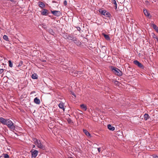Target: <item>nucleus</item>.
<instances>
[{
	"instance_id": "f257e3e1",
	"label": "nucleus",
	"mask_w": 158,
	"mask_h": 158,
	"mask_svg": "<svg viewBox=\"0 0 158 158\" xmlns=\"http://www.w3.org/2000/svg\"><path fill=\"white\" fill-rule=\"evenodd\" d=\"M111 69L113 73L117 76H120L123 74L122 71H121L119 69L117 68L111 66Z\"/></svg>"
},
{
	"instance_id": "f03ea898",
	"label": "nucleus",
	"mask_w": 158,
	"mask_h": 158,
	"mask_svg": "<svg viewBox=\"0 0 158 158\" xmlns=\"http://www.w3.org/2000/svg\"><path fill=\"white\" fill-rule=\"evenodd\" d=\"M6 122V124L7 127L12 130H14L15 129V127L14 125V123L9 119H7Z\"/></svg>"
},
{
	"instance_id": "7ed1b4c3",
	"label": "nucleus",
	"mask_w": 158,
	"mask_h": 158,
	"mask_svg": "<svg viewBox=\"0 0 158 158\" xmlns=\"http://www.w3.org/2000/svg\"><path fill=\"white\" fill-rule=\"evenodd\" d=\"M99 11L101 15H104L106 17H109L110 16V13L106 10H102V9H100L99 10Z\"/></svg>"
},
{
	"instance_id": "20e7f679",
	"label": "nucleus",
	"mask_w": 158,
	"mask_h": 158,
	"mask_svg": "<svg viewBox=\"0 0 158 158\" xmlns=\"http://www.w3.org/2000/svg\"><path fill=\"white\" fill-rule=\"evenodd\" d=\"M30 152L31 154V158H35L38 155V151L32 149L30 151Z\"/></svg>"
},
{
	"instance_id": "39448f33",
	"label": "nucleus",
	"mask_w": 158,
	"mask_h": 158,
	"mask_svg": "<svg viewBox=\"0 0 158 158\" xmlns=\"http://www.w3.org/2000/svg\"><path fill=\"white\" fill-rule=\"evenodd\" d=\"M133 63L134 64L137 66L139 68L141 69H143L144 66L143 65L137 60H134L133 61Z\"/></svg>"
},
{
	"instance_id": "423d86ee",
	"label": "nucleus",
	"mask_w": 158,
	"mask_h": 158,
	"mask_svg": "<svg viewBox=\"0 0 158 158\" xmlns=\"http://www.w3.org/2000/svg\"><path fill=\"white\" fill-rule=\"evenodd\" d=\"M36 145L37 147L40 149L44 150L45 149V146L42 144L40 140L39 141L38 143H37Z\"/></svg>"
},
{
	"instance_id": "0eeeda50",
	"label": "nucleus",
	"mask_w": 158,
	"mask_h": 158,
	"mask_svg": "<svg viewBox=\"0 0 158 158\" xmlns=\"http://www.w3.org/2000/svg\"><path fill=\"white\" fill-rule=\"evenodd\" d=\"M51 13L55 16H58L60 14V11L58 10L51 11Z\"/></svg>"
},
{
	"instance_id": "6e6552de",
	"label": "nucleus",
	"mask_w": 158,
	"mask_h": 158,
	"mask_svg": "<svg viewBox=\"0 0 158 158\" xmlns=\"http://www.w3.org/2000/svg\"><path fill=\"white\" fill-rule=\"evenodd\" d=\"M7 119H5L2 117L0 118V122L3 125L6 124V123L7 122Z\"/></svg>"
},
{
	"instance_id": "1a4fd4ad",
	"label": "nucleus",
	"mask_w": 158,
	"mask_h": 158,
	"mask_svg": "<svg viewBox=\"0 0 158 158\" xmlns=\"http://www.w3.org/2000/svg\"><path fill=\"white\" fill-rule=\"evenodd\" d=\"M48 10L45 9H43L42 11L41 12V14L43 15H47L49 14L48 12Z\"/></svg>"
},
{
	"instance_id": "9d476101",
	"label": "nucleus",
	"mask_w": 158,
	"mask_h": 158,
	"mask_svg": "<svg viewBox=\"0 0 158 158\" xmlns=\"http://www.w3.org/2000/svg\"><path fill=\"white\" fill-rule=\"evenodd\" d=\"M73 41L76 44L77 46H80L81 45V42L75 37Z\"/></svg>"
},
{
	"instance_id": "9b49d317",
	"label": "nucleus",
	"mask_w": 158,
	"mask_h": 158,
	"mask_svg": "<svg viewBox=\"0 0 158 158\" xmlns=\"http://www.w3.org/2000/svg\"><path fill=\"white\" fill-rule=\"evenodd\" d=\"M58 106L59 107L63 109L64 111V110L65 108H64V103H63L62 102H60V103L58 105Z\"/></svg>"
},
{
	"instance_id": "f8f14e48",
	"label": "nucleus",
	"mask_w": 158,
	"mask_h": 158,
	"mask_svg": "<svg viewBox=\"0 0 158 158\" xmlns=\"http://www.w3.org/2000/svg\"><path fill=\"white\" fill-rule=\"evenodd\" d=\"M38 4L39 6L41 8H43L45 7V4L42 2H39Z\"/></svg>"
},
{
	"instance_id": "ddd939ff",
	"label": "nucleus",
	"mask_w": 158,
	"mask_h": 158,
	"mask_svg": "<svg viewBox=\"0 0 158 158\" xmlns=\"http://www.w3.org/2000/svg\"><path fill=\"white\" fill-rule=\"evenodd\" d=\"M143 12L145 15L147 17H149L150 16V14L147 10L144 9L143 10Z\"/></svg>"
},
{
	"instance_id": "4468645a",
	"label": "nucleus",
	"mask_w": 158,
	"mask_h": 158,
	"mask_svg": "<svg viewBox=\"0 0 158 158\" xmlns=\"http://www.w3.org/2000/svg\"><path fill=\"white\" fill-rule=\"evenodd\" d=\"M34 101L35 103L37 104H39L40 103V100L37 97H36L34 98Z\"/></svg>"
},
{
	"instance_id": "2eb2a0df",
	"label": "nucleus",
	"mask_w": 158,
	"mask_h": 158,
	"mask_svg": "<svg viewBox=\"0 0 158 158\" xmlns=\"http://www.w3.org/2000/svg\"><path fill=\"white\" fill-rule=\"evenodd\" d=\"M75 38L73 35H69L68 40H72L73 41Z\"/></svg>"
},
{
	"instance_id": "dca6fc26",
	"label": "nucleus",
	"mask_w": 158,
	"mask_h": 158,
	"mask_svg": "<svg viewBox=\"0 0 158 158\" xmlns=\"http://www.w3.org/2000/svg\"><path fill=\"white\" fill-rule=\"evenodd\" d=\"M107 127L109 130L111 131H113L115 129V128L110 124L108 125Z\"/></svg>"
},
{
	"instance_id": "f3484780",
	"label": "nucleus",
	"mask_w": 158,
	"mask_h": 158,
	"mask_svg": "<svg viewBox=\"0 0 158 158\" xmlns=\"http://www.w3.org/2000/svg\"><path fill=\"white\" fill-rule=\"evenodd\" d=\"M38 76L35 73L33 74L31 76V78L33 79H38Z\"/></svg>"
},
{
	"instance_id": "a211bd4d",
	"label": "nucleus",
	"mask_w": 158,
	"mask_h": 158,
	"mask_svg": "<svg viewBox=\"0 0 158 158\" xmlns=\"http://www.w3.org/2000/svg\"><path fill=\"white\" fill-rule=\"evenodd\" d=\"M111 2L114 4V6L115 7V9L116 10L117 9V4L115 0H111Z\"/></svg>"
},
{
	"instance_id": "6ab92c4d",
	"label": "nucleus",
	"mask_w": 158,
	"mask_h": 158,
	"mask_svg": "<svg viewBox=\"0 0 158 158\" xmlns=\"http://www.w3.org/2000/svg\"><path fill=\"white\" fill-rule=\"evenodd\" d=\"M80 107L82 109H83L85 111H86L87 110V108L86 106L83 104H81L80 105Z\"/></svg>"
},
{
	"instance_id": "aec40b11",
	"label": "nucleus",
	"mask_w": 158,
	"mask_h": 158,
	"mask_svg": "<svg viewBox=\"0 0 158 158\" xmlns=\"http://www.w3.org/2000/svg\"><path fill=\"white\" fill-rule=\"evenodd\" d=\"M48 32L51 34V35H55V32L53 31V30L49 28L48 30H47Z\"/></svg>"
},
{
	"instance_id": "412c9836",
	"label": "nucleus",
	"mask_w": 158,
	"mask_h": 158,
	"mask_svg": "<svg viewBox=\"0 0 158 158\" xmlns=\"http://www.w3.org/2000/svg\"><path fill=\"white\" fill-rule=\"evenodd\" d=\"M152 27L158 33V27L156 25L153 24L152 25Z\"/></svg>"
},
{
	"instance_id": "4be33fe9",
	"label": "nucleus",
	"mask_w": 158,
	"mask_h": 158,
	"mask_svg": "<svg viewBox=\"0 0 158 158\" xmlns=\"http://www.w3.org/2000/svg\"><path fill=\"white\" fill-rule=\"evenodd\" d=\"M144 119L145 120H147L149 118H150L149 116V115L148 114H145L144 115Z\"/></svg>"
},
{
	"instance_id": "5701e85b",
	"label": "nucleus",
	"mask_w": 158,
	"mask_h": 158,
	"mask_svg": "<svg viewBox=\"0 0 158 158\" xmlns=\"http://www.w3.org/2000/svg\"><path fill=\"white\" fill-rule=\"evenodd\" d=\"M103 36H104V37L105 38L106 40H110V37L109 35H106L105 34H103Z\"/></svg>"
},
{
	"instance_id": "b1692460",
	"label": "nucleus",
	"mask_w": 158,
	"mask_h": 158,
	"mask_svg": "<svg viewBox=\"0 0 158 158\" xmlns=\"http://www.w3.org/2000/svg\"><path fill=\"white\" fill-rule=\"evenodd\" d=\"M32 140L33 141L34 143H35V145H36L37 143H38L39 141V140H38L37 139L35 138H32Z\"/></svg>"
},
{
	"instance_id": "393cba45",
	"label": "nucleus",
	"mask_w": 158,
	"mask_h": 158,
	"mask_svg": "<svg viewBox=\"0 0 158 158\" xmlns=\"http://www.w3.org/2000/svg\"><path fill=\"white\" fill-rule=\"evenodd\" d=\"M83 132L87 136H89L90 135V133L87 130H85V129H84Z\"/></svg>"
},
{
	"instance_id": "a878e982",
	"label": "nucleus",
	"mask_w": 158,
	"mask_h": 158,
	"mask_svg": "<svg viewBox=\"0 0 158 158\" xmlns=\"http://www.w3.org/2000/svg\"><path fill=\"white\" fill-rule=\"evenodd\" d=\"M144 3L147 6H149L151 5L150 3L148 0H146L145 1Z\"/></svg>"
},
{
	"instance_id": "bb28decb",
	"label": "nucleus",
	"mask_w": 158,
	"mask_h": 158,
	"mask_svg": "<svg viewBox=\"0 0 158 158\" xmlns=\"http://www.w3.org/2000/svg\"><path fill=\"white\" fill-rule=\"evenodd\" d=\"M2 155L5 158H9V155L6 153H3Z\"/></svg>"
},
{
	"instance_id": "cd10ccee",
	"label": "nucleus",
	"mask_w": 158,
	"mask_h": 158,
	"mask_svg": "<svg viewBox=\"0 0 158 158\" xmlns=\"http://www.w3.org/2000/svg\"><path fill=\"white\" fill-rule=\"evenodd\" d=\"M102 50L103 51V52L104 53L106 52V47L105 46H102Z\"/></svg>"
},
{
	"instance_id": "c85d7f7f",
	"label": "nucleus",
	"mask_w": 158,
	"mask_h": 158,
	"mask_svg": "<svg viewBox=\"0 0 158 158\" xmlns=\"http://www.w3.org/2000/svg\"><path fill=\"white\" fill-rule=\"evenodd\" d=\"M3 39L6 41H8L9 39L7 35H4L3 36Z\"/></svg>"
},
{
	"instance_id": "c756f323",
	"label": "nucleus",
	"mask_w": 158,
	"mask_h": 158,
	"mask_svg": "<svg viewBox=\"0 0 158 158\" xmlns=\"http://www.w3.org/2000/svg\"><path fill=\"white\" fill-rule=\"evenodd\" d=\"M8 62H9V66L10 67H12V66H13V64L12 63L11 60H9L8 61Z\"/></svg>"
},
{
	"instance_id": "7c9ffc66",
	"label": "nucleus",
	"mask_w": 158,
	"mask_h": 158,
	"mask_svg": "<svg viewBox=\"0 0 158 158\" xmlns=\"http://www.w3.org/2000/svg\"><path fill=\"white\" fill-rule=\"evenodd\" d=\"M114 83L116 85H118L119 82L117 81H114Z\"/></svg>"
},
{
	"instance_id": "2f4dec72",
	"label": "nucleus",
	"mask_w": 158,
	"mask_h": 158,
	"mask_svg": "<svg viewBox=\"0 0 158 158\" xmlns=\"http://www.w3.org/2000/svg\"><path fill=\"white\" fill-rule=\"evenodd\" d=\"M63 4L64 6H66L67 5V1L66 0L64 1V2H63Z\"/></svg>"
},
{
	"instance_id": "473e14b6",
	"label": "nucleus",
	"mask_w": 158,
	"mask_h": 158,
	"mask_svg": "<svg viewBox=\"0 0 158 158\" xmlns=\"http://www.w3.org/2000/svg\"><path fill=\"white\" fill-rule=\"evenodd\" d=\"M68 36H69V35H65L64 37L65 39L68 40Z\"/></svg>"
},
{
	"instance_id": "72a5a7b5",
	"label": "nucleus",
	"mask_w": 158,
	"mask_h": 158,
	"mask_svg": "<svg viewBox=\"0 0 158 158\" xmlns=\"http://www.w3.org/2000/svg\"><path fill=\"white\" fill-rule=\"evenodd\" d=\"M4 70L2 69H0V74L2 73L3 72Z\"/></svg>"
},
{
	"instance_id": "f704fd0d",
	"label": "nucleus",
	"mask_w": 158,
	"mask_h": 158,
	"mask_svg": "<svg viewBox=\"0 0 158 158\" xmlns=\"http://www.w3.org/2000/svg\"><path fill=\"white\" fill-rule=\"evenodd\" d=\"M77 28V30L78 31H80V30H81V28L80 27H76Z\"/></svg>"
},
{
	"instance_id": "c9c22d12",
	"label": "nucleus",
	"mask_w": 158,
	"mask_h": 158,
	"mask_svg": "<svg viewBox=\"0 0 158 158\" xmlns=\"http://www.w3.org/2000/svg\"><path fill=\"white\" fill-rule=\"evenodd\" d=\"M98 150L99 152H101V148H98Z\"/></svg>"
},
{
	"instance_id": "e433bc0d",
	"label": "nucleus",
	"mask_w": 158,
	"mask_h": 158,
	"mask_svg": "<svg viewBox=\"0 0 158 158\" xmlns=\"http://www.w3.org/2000/svg\"><path fill=\"white\" fill-rule=\"evenodd\" d=\"M153 37L156 39V38H158V37H157V36L156 35H155V34H154V36Z\"/></svg>"
},
{
	"instance_id": "4c0bfd02",
	"label": "nucleus",
	"mask_w": 158,
	"mask_h": 158,
	"mask_svg": "<svg viewBox=\"0 0 158 158\" xmlns=\"http://www.w3.org/2000/svg\"><path fill=\"white\" fill-rule=\"evenodd\" d=\"M154 158H158V156H153Z\"/></svg>"
},
{
	"instance_id": "58836bf2",
	"label": "nucleus",
	"mask_w": 158,
	"mask_h": 158,
	"mask_svg": "<svg viewBox=\"0 0 158 158\" xmlns=\"http://www.w3.org/2000/svg\"><path fill=\"white\" fill-rule=\"evenodd\" d=\"M72 94L73 95V96L75 97H76V95L74 94V93L72 92Z\"/></svg>"
},
{
	"instance_id": "ea45409f",
	"label": "nucleus",
	"mask_w": 158,
	"mask_h": 158,
	"mask_svg": "<svg viewBox=\"0 0 158 158\" xmlns=\"http://www.w3.org/2000/svg\"><path fill=\"white\" fill-rule=\"evenodd\" d=\"M118 133H120L121 134H122L121 132L120 131H118L117 132V133L118 134Z\"/></svg>"
},
{
	"instance_id": "a19ab883",
	"label": "nucleus",
	"mask_w": 158,
	"mask_h": 158,
	"mask_svg": "<svg viewBox=\"0 0 158 158\" xmlns=\"http://www.w3.org/2000/svg\"><path fill=\"white\" fill-rule=\"evenodd\" d=\"M68 122L69 123H70V122H72V120L71 119H69V120Z\"/></svg>"
},
{
	"instance_id": "79ce46f5",
	"label": "nucleus",
	"mask_w": 158,
	"mask_h": 158,
	"mask_svg": "<svg viewBox=\"0 0 158 158\" xmlns=\"http://www.w3.org/2000/svg\"><path fill=\"white\" fill-rule=\"evenodd\" d=\"M35 147V146L34 145H33L32 146V148H34Z\"/></svg>"
},
{
	"instance_id": "37998d69",
	"label": "nucleus",
	"mask_w": 158,
	"mask_h": 158,
	"mask_svg": "<svg viewBox=\"0 0 158 158\" xmlns=\"http://www.w3.org/2000/svg\"><path fill=\"white\" fill-rule=\"evenodd\" d=\"M43 61L44 62H46V60H44Z\"/></svg>"
},
{
	"instance_id": "c03bdc74",
	"label": "nucleus",
	"mask_w": 158,
	"mask_h": 158,
	"mask_svg": "<svg viewBox=\"0 0 158 158\" xmlns=\"http://www.w3.org/2000/svg\"><path fill=\"white\" fill-rule=\"evenodd\" d=\"M153 0L155 2H156L157 1V0Z\"/></svg>"
},
{
	"instance_id": "a18cd8bd",
	"label": "nucleus",
	"mask_w": 158,
	"mask_h": 158,
	"mask_svg": "<svg viewBox=\"0 0 158 158\" xmlns=\"http://www.w3.org/2000/svg\"><path fill=\"white\" fill-rule=\"evenodd\" d=\"M11 1V2H13L14 1V0H10Z\"/></svg>"
},
{
	"instance_id": "49530a36",
	"label": "nucleus",
	"mask_w": 158,
	"mask_h": 158,
	"mask_svg": "<svg viewBox=\"0 0 158 158\" xmlns=\"http://www.w3.org/2000/svg\"><path fill=\"white\" fill-rule=\"evenodd\" d=\"M21 66V65H20V64H19V66Z\"/></svg>"
},
{
	"instance_id": "de8ad7c7",
	"label": "nucleus",
	"mask_w": 158,
	"mask_h": 158,
	"mask_svg": "<svg viewBox=\"0 0 158 158\" xmlns=\"http://www.w3.org/2000/svg\"><path fill=\"white\" fill-rule=\"evenodd\" d=\"M2 157V156H0V158H1Z\"/></svg>"
}]
</instances>
